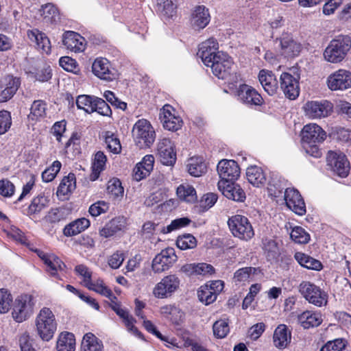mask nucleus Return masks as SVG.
Returning <instances> with one entry per match:
<instances>
[{
  "mask_svg": "<svg viewBox=\"0 0 351 351\" xmlns=\"http://www.w3.org/2000/svg\"><path fill=\"white\" fill-rule=\"evenodd\" d=\"M228 225L232 234L243 241L250 240L254 235V231L249 219L241 215L229 218Z\"/></svg>",
  "mask_w": 351,
  "mask_h": 351,
  "instance_id": "nucleus-7",
  "label": "nucleus"
},
{
  "mask_svg": "<svg viewBox=\"0 0 351 351\" xmlns=\"http://www.w3.org/2000/svg\"><path fill=\"white\" fill-rule=\"evenodd\" d=\"M57 351H75V339L74 335L68 332H62L57 341Z\"/></svg>",
  "mask_w": 351,
  "mask_h": 351,
  "instance_id": "nucleus-41",
  "label": "nucleus"
},
{
  "mask_svg": "<svg viewBox=\"0 0 351 351\" xmlns=\"http://www.w3.org/2000/svg\"><path fill=\"white\" fill-rule=\"evenodd\" d=\"M298 322L304 329L318 327L323 322L319 311L306 310L298 315Z\"/></svg>",
  "mask_w": 351,
  "mask_h": 351,
  "instance_id": "nucleus-27",
  "label": "nucleus"
},
{
  "mask_svg": "<svg viewBox=\"0 0 351 351\" xmlns=\"http://www.w3.org/2000/svg\"><path fill=\"white\" fill-rule=\"evenodd\" d=\"M213 333L217 338H224L230 332L228 319H219L216 321L213 326Z\"/></svg>",
  "mask_w": 351,
  "mask_h": 351,
  "instance_id": "nucleus-52",
  "label": "nucleus"
},
{
  "mask_svg": "<svg viewBox=\"0 0 351 351\" xmlns=\"http://www.w3.org/2000/svg\"><path fill=\"white\" fill-rule=\"evenodd\" d=\"M107 158L103 152L99 151L95 155L93 163V175L91 176V180H95L98 178V175L104 170Z\"/></svg>",
  "mask_w": 351,
  "mask_h": 351,
  "instance_id": "nucleus-47",
  "label": "nucleus"
},
{
  "mask_svg": "<svg viewBox=\"0 0 351 351\" xmlns=\"http://www.w3.org/2000/svg\"><path fill=\"white\" fill-rule=\"evenodd\" d=\"M298 263L308 269L319 271L322 268L321 262L302 252H296L294 256Z\"/></svg>",
  "mask_w": 351,
  "mask_h": 351,
  "instance_id": "nucleus-40",
  "label": "nucleus"
},
{
  "mask_svg": "<svg viewBox=\"0 0 351 351\" xmlns=\"http://www.w3.org/2000/svg\"><path fill=\"white\" fill-rule=\"evenodd\" d=\"M88 289L94 291L100 295L109 298H112V292L107 286L105 285L103 280L99 278L95 281H90L86 286Z\"/></svg>",
  "mask_w": 351,
  "mask_h": 351,
  "instance_id": "nucleus-45",
  "label": "nucleus"
},
{
  "mask_svg": "<svg viewBox=\"0 0 351 351\" xmlns=\"http://www.w3.org/2000/svg\"><path fill=\"white\" fill-rule=\"evenodd\" d=\"M75 189V176L70 173L62 180L56 194L58 196H65L71 193Z\"/></svg>",
  "mask_w": 351,
  "mask_h": 351,
  "instance_id": "nucleus-43",
  "label": "nucleus"
},
{
  "mask_svg": "<svg viewBox=\"0 0 351 351\" xmlns=\"http://www.w3.org/2000/svg\"><path fill=\"white\" fill-rule=\"evenodd\" d=\"M205 65L211 67L216 77L230 84L237 83L239 80V75L234 72L233 61L227 53L219 52L215 58H213L210 64Z\"/></svg>",
  "mask_w": 351,
  "mask_h": 351,
  "instance_id": "nucleus-2",
  "label": "nucleus"
},
{
  "mask_svg": "<svg viewBox=\"0 0 351 351\" xmlns=\"http://www.w3.org/2000/svg\"><path fill=\"white\" fill-rule=\"evenodd\" d=\"M45 219L48 223H57L64 219V212L58 208H51L45 217Z\"/></svg>",
  "mask_w": 351,
  "mask_h": 351,
  "instance_id": "nucleus-62",
  "label": "nucleus"
},
{
  "mask_svg": "<svg viewBox=\"0 0 351 351\" xmlns=\"http://www.w3.org/2000/svg\"><path fill=\"white\" fill-rule=\"evenodd\" d=\"M276 44L280 47V53L285 58L295 57L301 50L300 44L295 42L288 34L283 35L278 41L276 40Z\"/></svg>",
  "mask_w": 351,
  "mask_h": 351,
  "instance_id": "nucleus-22",
  "label": "nucleus"
},
{
  "mask_svg": "<svg viewBox=\"0 0 351 351\" xmlns=\"http://www.w3.org/2000/svg\"><path fill=\"white\" fill-rule=\"evenodd\" d=\"M61 162L58 160L54 161L52 165L42 173V179L45 182L52 181L61 168Z\"/></svg>",
  "mask_w": 351,
  "mask_h": 351,
  "instance_id": "nucleus-55",
  "label": "nucleus"
},
{
  "mask_svg": "<svg viewBox=\"0 0 351 351\" xmlns=\"http://www.w3.org/2000/svg\"><path fill=\"white\" fill-rule=\"evenodd\" d=\"M105 143L108 149L113 154H119L121 150L119 139L112 133L108 132L106 135Z\"/></svg>",
  "mask_w": 351,
  "mask_h": 351,
  "instance_id": "nucleus-56",
  "label": "nucleus"
},
{
  "mask_svg": "<svg viewBox=\"0 0 351 351\" xmlns=\"http://www.w3.org/2000/svg\"><path fill=\"white\" fill-rule=\"evenodd\" d=\"M187 170L190 175L199 177L206 172V165L202 157H192L189 159Z\"/></svg>",
  "mask_w": 351,
  "mask_h": 351,
  "instance_id": "nucleus-39",
  "label": "nucleus"
},
{
  "mask_svg": "<svg viewBox=\"0 0 351 351\" xmlns=\"http://www.w3.org/2000/svg\"><path fill=\"white\" fill-rule=\"evenodd\" d=\"M246 178L250 184L256 187H259L266 182L265 172L261 167L256 165L247 169Z\"/></svg>",
  "mask_w": 351,
  "mask_h": 351,
  "instance_id": "nucleus-36",
  "label": "nucleus"
},
{
  "mask_svg": "<svg viewBox=\"0 0 351 351\" xmlns=\"http://www.w3.org/2000/svg\"><path fill=\"white\" fill-rule=\"evenodd\" d=\"M217 185L219 191L228 199L236 202H243L245 200V193L244 191L234 181H219Z\"/></svg>",
  "mask_w": 351,
  "mask_h": 351,
  "instance_id": "nucleus-21",
  "label": "nucleus"
},
{
  "mask_svg": "<svg viewBox=\"0 0 351 351\" xmlns=\"http://www.w3.org/2000/svg\"><path fill=\"white\" fill-rule=\"evenodd\" d=\"M197 294L199 300L206 305H208L214 302L217 297V295L215 294V292H213L208 289V285L202 286L199 288Z\"/></svg>",
  "mask_w": 351,
  "mask_h": 351,
  "instance_id": "nucleus-54",
  "label": "nucleus"
},
{
  "mask_svg": "<svg viewBox=\"0 0 351 351\" xmlns=\"http://www.w3.org/2000/svg\"><path fill=\"white\" fill-rule=\"evenodd\" d=\"M346 347V343L342 339H336L328 341L319 351H342Z\"/></svg>",
  "mask_w": 351,
  "mask_h": 351,
  "instance_id": "nucleus-64",
  "label": "nucleus"
},
{
  "mask_svg": "<svg viewBox=\"0 0 351 351\" xmlns=\"http://www.w3.org/2000/svg\"><path fill=\"white\" fill-rule=\"evenodd\" d=\"M182 121L179 117H176L171 113L169 116L165 114V119H163V126L165 129L170 131H176L181 127Z\"/></svg>",
  "mask_w": 351,
  "mask_h": 351,
  "instance_id": "nucleus-61",
  "label": "nucleus"
},
{
  "mask_svg": "<svg viewBox=\"0 0 351 351\" xmlns=\"http://www.w3.org/2000/svg\"><path fill=\"white\" fill-rule=\"evenodd\" d=\"M92 71L101 80L112 81L114 79V74L109 69V62L106 58H97L93 63Z\"/></svg>",
  "mask_w": 351,
  "mask_h": 351,
  "instance_id": "nucleus-33",
  "label": "nucleus"
},
{
  "mask_svg": "<svg viewBox=\"0 0 351 351\" xmlns=\"http://www.w3.org/2000/svg\"><path fill=\"white\" fill-rule=\"evenodd\" d=\"M301 135L304 151L314 158H319L322 152L318 144L322 143L326 137L324 130L316 123H309L304 126Z\"/></svg>",
  "mask_w": 351,
  "mask_h": 351,
  "instance_id": "nucleus-1",
  "label": "nucleus"
},
{
  "mask_svg": "<svg viewBox=\"0 0 351 351\" xmlns=\"http://www.w3.org/2000/svg\"><path fill=\"white\" fill-rule=\"evenodd\" d=\"M176 193L181 200L189 203L195 202L197 199L195 189L188 184H180L177 188Z\"/></svg>",
  "mask_w": 351,
  "mask_h": 351,
  "instance_id": "nucleus-44",
  "label": "nucleus"
},
{
  "mask_svg": "<svg viewBox=\"0 0 351 351\" xmlns=\"http://www.w3.org/2000/svg\"><path fill=\"white\" fill-rule=\"evenodd\" d=\"M177 261V256L172 247L162 250L152 261V269L155 273L168 270Z\"/></svg>",
  "mask_w": 351,
  "mask_h": 351,
  "instance_id": "nucleus-12",
  "label": "nucleus"
},
{
  "mask_svg": "<svg viewBox=\"0 0 351 351\" xmlns=\"http://www.w3.org/2000/svg\"><path fill=\"white\" fill-rule=\"evenodd\" d=\"M258 81L263 89L269 95H275L278 89V83L274 73L266 69L259 71L258 75Z\"/></svg>",
  "mask_w": 351,
  "mask_h": 351,
  "instance_id": "nucleus-26",
  "label": "nucleus"
},
{
  "mask_svg": "<svg viewBox=\"0 0 351 351\" xmlns=\"http://www.w3.org/2000/svg\"><path fill=\"white\" fill-rule=\"evenodd\" d=\"M351 49V37L339 35L333 38L324 52L325 60L331 63H339L347 56Z\"/></svg>",
  "mask_w": 351,
  "mask_h": 351,
  "instance_id": "nucleus-3",
  "label": "nucleus"
},
{
  "mask_svg": "<svg viewBox=\"0 0 351 351\" xmlns=\"http://www.w3.org/2000/svg\"><path fill=\"white\" fill-rule=\"evenodd\" d=\"M127 226V219L124 217H117L110 220L104 228L99 230V234L104 238H108L120 231H123Z\"/></svg>",
  "mask_w": 351,
  "mask_h": 351,
  "instance_id": "nucleus-29",
  "label": "nucleus"
},
{
  "mask_svg": "<svg viewBox=\"0 0 351 351\" xmlns=\"http://www.w3.org/2000/svg\"><path fill=\"white\" fill-rule=\"evenodd\" d=\"M299 75L293 76L287 72L281 74L280 77V88L287 98L295 99L299 96Z\"/></svg>",
  "mask_w": 351,
  "mask_h": 351,
  "instance_id": "nucleus-16",
  "label": "nucleus"
},
{
  "mask_svg": "<svg viewBox=\"0 0 351 351\" xmlns=\"http://www.w3.org/2000/svg\"><path fill=\"white\" fill-rule=\"evenodd\" d=\"M217 200V195L215 193H210L204 195L200 202L199 207L202 211H206L215 205Z\"/></svg>",
  "mask_w": 351,
  "mask_h": 351,
  "instance_id": "nucleus-63",
  "label": "nucleus"
},
{
  "mask_svg": "<svg viewBox=\"0 0 351 351\" xmlns=\"http://www.w3.org/2000/svg\"><path fill=\"white\" fill-rule=\"evenodd\" d=\"M154 164V158L152 155L145 156L142 160L137 163L133 171L134 178L140 181L147 176L153 170Z\"/></svg>",
  "mask_w": 351,
  "mask_h": 351,
  "instance_id": "nucleus-30",
  "label": "nucleus"
},
{
  "mask_svg": "<svg viewBox=\"0 0 351 351\" xmlns=\"http://www.w3.org/2000/svg\"><path fill=\"white\" fill-rule=\"evenodd\" d=\"M38 254L46 265L47 271L51 276L61 279L60 276L65 271V264L54 254H47L43 252H40Z\"/></svg>",
  "mask_w": 351,
  "mask_h": 351,
  "instance_id": "nucleus-19",
  "label": "nucleus"
},
{
  "mask_svg": "<svg viewBox=\"0 0 351 351\" xmlns=\"http://www.w3.org/2000/svg\"><path fill=\"white\" fill-rule=\"evenodd\" d=\"M261 272L259 267H245L237 269L233 276L234 282L237 284H245L250 282L254 275Z\"/></svg>",
  "mask_w": 351,
  "mask_h": 351,
  "instance_id": "nucleus-38",
  "label": "nucleus"
},
{
  "mask_svg": "<svg viewBox=\"0 0 351 351\" xmlns=\"http://www.w3.org/2000/svg\"><path fill=\"white\" fill-rule=\"evenodd\" d=\"M238 97L247 105L261 106L263 102L261 95L254 88L247 84L240 85Z\"/></svg>",
  "mask_w": 351,
  "mask_h": 351,
  "instance_id": "nucleus-25",
  "label": "nucleus"
},
{
  "mask_svg": "<svg viewBox=\"0 0 351 351\" xmlns=\"http://www.w3.org/2000/svg\"><path fill=\"white\" fill-rule=\"evenodd\" d=\"M102 341L94 334L88 332L83 337L80 351H103Z\"/></svg>",
  "mask_w": 351,
  "mask_h": 351,
  "instance_id": "nucleus-37",
  "label": "nucleus"
},
{
  "mask_svg": "<svg viewBox=\"0 0 351 351\" xmlns=\"http://www.w3.org/2000/svg\"><path fill=\"white\" fill-rule=\"evenodd\" d=\"M180 283V280L176 275H168L156 284L153 293L158 298H167L179 288Z\"/></svg>",
  "mask_w": 351,
  "mask_h": 351,
  "instance_id": "nucleus-11",
  "label": "nucleus"
},
{
  "mask_svg": "<svg viewBox=\"0 0 351 351\" xmlns=\"http://www.w3.org/2000/svg\"><path fill=\"white\" fill-rule=\"evenodd\" d=\"M218 48L219 44L217 40L214 38H210L199 45L197 54L204 64H210L213 58H215L217 53L219 52L217 51Z\"/></svg>",
  "mask_w": 351,
  "mask_h": 351,
  "instance_id": "nucleus-24",
  "label": "nucleus"
},
{
  "mask_svg": "<svg viewBox=\"0 0 351 351\" xmlns=\"http://www.w3.org/2000/svg\"><path fill=\"white\" fill-rule=\"evenodd\" d=\"M217 170L221 178L219 181L232 182L240 176V168L233 160H221L217 165Z\"/></svg>",
  "mask_w": 351,
  "mask_h": 351,
  "instance_id": "nucleus-15",
  "label": "nucleus"
},
{
  "mask_svg": "<svg viewBox=\"0 0 351 351\" xmlns=\"http://www.w3.org/2000/svg\"><path fill=\"white\" fill-rule=\"evenodd\" d=\"M327 165L337 176L345 178L350 171L349 162L340 152L329 151L326 157Z\"/></svg>",
  "mask_w": 351,
  "mask_h": 351,
  "instance_id": "nucleus-10",
  "label": "nucleus"
},
{
  "mask_svg": "<svg viewBox=\"0 0 351 351\" xmlns=\"http://www.w3.org/2000/svg\"><path fill=\"white\" fill-rule=\"evenodd\" d=\"M196 245V239L190 234L180 236L176 241L177 247L182 250L193 249Z\"/></svg>",
  "mask_w": 351,
  "mask_h": 351,
  "instance_id": "nucleus-53",
  "label": "nucleus"
},
{
  "mask_svg": "<svg viewBox=\"0 0 351 351\" xmlns=\"http://www.w3.org/2000/svg\"><path fill=\"white\" fill-rule=\"evenodd\" d=\"M33 298L24 294L18 296L13 302L12 316L14 321L21 323L30 317L34 311Z\"/></svg>",
  "mask_w": 351,
  "mask_h": 351,
  "instance_id": "nucleus-8",
  "label": "nucleus"
},
{
  "mask_svg": "<svg viewBox=\"0 0 351 351\" xmlns=\"http://www.w3.org/2000/svg\"><path fill=\"white\" fill-rule=\"evenodd\" d=\"M132 136L136 146L140 149L149 147L156 138L155 131L150 123L144 119L136 122L132 129Z\"/></svg>",
  "mask_w": 351,
  "mask_h": 351,
  "instance_id": "nucleus-6",
  "label": "nucleus"
},
{
  "mask_svg": "<svg viewBox=\"0 0 351 351\" xmlns=\"http://www.w3.org/2000/svg\"><path fill=\"white\" fill-rule=\"evenodd\" d=\"M306 115L310 119H322L330 114L332 104L326 101H311L304 106Z\"/></svg>",
  "mask_w": 351,
  "mask_h": 351,
  "instance_id": "nucleus-13",
  "label": "nucleus"
},
{
  "mask_svg": "<svg viewBox=\"0 0 351 351\" xmlns=\"http://www.w3.org/2000/svg\"><path fill=\"white\" fill-rule=\"evenodd\" d=\"M27 36L30 41L35 44L36 47L47 54L51 52V43L45 34L41 32L38 29L28 30Z\"/></svg>",
  "mask_w": 351,
  "mask_h": 351,
  "instance_id": "nucleus-28",
  "label": "nucleus"
},
{
  "mask_svg": "<svg viewBox=\"0 0 351 351\" xmlns=\"http://www.w3.org/2000/svg\"><path fill=\"white\" fill-rule=\"evenodd\" d=\"M157 152L160 162L167 166L173 165L176 160L175 145L169 138L160 140L157 145Z\"/></svg>",
  "mask_w": 351,
  "mask_h": 351,
  "instance_id": "nucleus-17",
  "label": "nucleus"
},
{
  "mask_svg": "<svg viewBox=\"0 0 351 351\" xmlns=\"http://www.w3.org/2000/svg\"><path fill=\"white\" fill-rule=\"evenodd\" d=\"M291 239L300 244H305L310 240V235L300 226L294 227L290 234Z\"/></svg>",
  "mask_w": 351,
  "mask_h": 351,
  "instance_id": "nucleus-51",
  "label": "nucleus"
},
{
  "mask_svg": "<svg viewBox=\"0 0 351 351\" xmlns=\"http://www.w3.org/2000/svg\"><path fill=\"white\" fill-rule=\"evenodd\" d=\"M62 44L71 52L80 53L86 48V40L80 34L67 31L62 35Z\"/></svg>",
  "mask_w": 351,
  "mask_h": 351,
  "instance_id": "nucleus-20",
  "label": "nucleus"
},
{
  "mask_svg": "<svg viewBox=\"0 0 351 351\" xmlns=\"http://www.w3.org/2000/svg\"><path fill=\"white\" fill-rule=\"evenodd\" d=\"M328 88L332 90H346L351 87V72L339 69L327 79Z\"/></svg>",
  "mask_w": 351,
  "mask_h": 351,
  "instance_id": "nucleus-18",
  "label": "nucleus"
},
{
  "mask_svg": "<svg viewBox=\"0 0 351 351\" xmlns=\"http://www.w3.org/2000/svg\"><path fill=\"white\" fill-rule=\"evenodd\" d=\"M12 125L11 114L8 110L0 111V135L5 134Z\"/></svg>",
  "mask_w": 351,
  "mask_h": 351,
  "instance_id": "nucleus-59",
  "label": "nucleus"
},
{
  "mask_svg": "<svg viewBox=\"0 0 351 351\" xmlns=\"http://www.w3.org/2000/svg\"><path fill=\"white\" fill-rule=\"evenodd\" d=\"M38 335L44 341H49L56 331L57 323L55 315L49 308H43L36 318Z\"/></svg>",
  "mask_w": 351,
  "mask_h": 351,
  "instance_id": "nucleus-5",
  "label": "nucleus"
},
{
  "mask_svg": "<svg viewBox=\"0 0 351 351\" xmlns=\"http://www.w3.org/2000/svg\"><path fill=\"white\" fill-rule=\"evenodd\" d=\"M13 298L10 293L5 289H0V313H5L10 308Z\"/></svg>",
  "mask_w": 351,
  "mask_h": 351,
  "instance_id": "nucleus-58",
  "label": "nucleus"
},
{
  "mask_svg": "<svg viewBox=\"0 0 351 351\" xmlns=\"http://www.w3.org/2000/svg\"><path fill=\"white\" fill-rule=\"evenodd\" d=\"M291 332L285 324H280L275 329L273 335V342L275 347L283 349L291 343Z\"/></svg>",
  "mask_w": 351,
  "mask_h": 351,
  "instance_id": "nucleus-31",
  "label": "nucleus"
},
{
  "mask_svg": "<svg viewBox=\"0 0 351 351\" xmlns=\"http://www.w3.org/2000/svg\"><path fill=\"white\" fill-rule=\"evenodd\" d=\"M210 21V16L208 9L204 5L195 7L191 19V23L194 28L197 29H204Z\"/></svg>",
  "mask_w": 351,
  "mask_h": 351,
  "instance_id": "nucleus-32",
  "label": "nucleus"
},
{
  "mask_svg": "<svg viewBox=\"0 0 351 351\" xmlns=\"http://www.w3.org/2000/svg\"><path fill=\"white\" fill-rule=\"evenodd\" d=\"M90 226V221L86 218L77 219L67 224L63 229V234L66 237L75 236L84 231Z\"/></svg>",
  "mask_w": 351,
  "mask_h": 351,
  "instance_id": "nucleus-35",
  "label": "nucleus"
},
{
  "mask_svg": "<svg viewBox=\"0 0 351 351\" xmlns=\"http://www.w3.org/2000/svg\"><path fill=\"white\" fill-rule=\"evenodd\" d=\"M299 291L310 304L318 307L327 304V293L311 282L302 281L299 285Z\"/></svg>",
  "mask_w": 351,
  "mask_h": 351,
  "instance_id": "nucleus-9",
  "label": "nucleus"
},
{
  "mask_svg": "<svg viewBox=\"0 0 351 351\" xmlns=\"http://www.w3.org/2000/svg\"><path fill=\"white\" fill-rule=\"evenodd\" d=\"M48 204V199L46 197L39 195L35 197L32 200L30 205L28 207L27 215H32L40 213Z\"/></svg>",
  "mask_w": 351,
  "mask_h": 351,
  "instance_id": "nucleus-46",
  "label": "nucleus"
},
{
  "mask_svg": "<svg viewBox=\"0 0 351 351\" xmlns=\"http://www.w3.org/2000/svg\"><path fill=\"white\" fill-rule=\"evenodd\" d=\"M263 249L267 254L269 260H273L278 258L279 250L277 243L271 239H265L263 240Z\"/></svg>",
  "mask_w": 351,
  "mask_h": 351,
  "instance_id": "nucleus-48",
  "label": "nucleus"
},
{
  "mask_svg": "<svg viewBox=\"0 0 351 351\" xmlns=\"http://www.w3.org/2000/svg\"><path fill=\"white\" fill-rule=\"evenodd\" d=\"M287 185L288 182L285 178L273 175L268 182V193L274 197H279L285 193L286 189H289Z\"/></svg>",
  "mask_w": 351,
  "mask_h": 351,
  "instance_id": "nucleus-34",
  "label": "nucleus"
},
{
  "mask_svg": "<svg viewBox=\"0 0 351 351\" xmlns=\"http://www.w3.org/2000/svg\"><path fill=\"white\" fill-rule=\"evenodd\" d=\"M107 192L114 199L122 197L124 190L120 180L117 178L110 180L107 185Z\"/></svg>",
  "mask_w": 351,
  "mask_h": 351,
  "instance_id": "nucleus-49",
  "label": "nucleus"
},
{
  "mask_svg": "<svg viewBox=\"0 0 351 351\" xmlns=\"http://www.w3.org/2000/svg\"><path fill=\"white\" fill-rule=\"evenodd\" d=\"M176 0H157V6L159 11L168 17L172 16L176 10Z\"/></svg>",
  "mask_w": 351,
  "mask_h": 351,
  "instance_id": "nucleus-57",
  "label": "nucleus"
},
{
  "mask_svg": "<svg viewBox=\"0 0 351 351\" xmlns=\"http://www.w3.org/2000/svg\"><path fill=\"white\" fill-rule=\"evenodd\" d=\"M76 106L86 114L95 112L104 117H111L112 110L105 100L95 95H81L76 98Z\"/></svg>",
  "mask_w": 351,
  "mask_h": 351,
  "instance_id": "nucleus-4",
  "label": "nucleus"
},
{
  "mask_svg": "<svg viewBox=\"0 0 351 351\" xmlns=\"http://www.w3.org/2000/svg\"><path fill=\"white\" fill-rule=\"evenodd\" d=\"M284 199L287 207L295 214L302 216L306 212L304 201L299 191L294 189H286L284 193Z\"/></svg>",
  "mask_w": 351,
  "mask_h": 351,
  "instance_id": "nucleus-14",
  "label": "nucleus"
},
{
  "mask_svg": "<svg viewBox=\"0 0 351 351\" xmlns=\"http://www.w3.org/2000/svg\"><path fill=\"white\" fill-rule=\"evenodd\" d=\"M60 66L65 71L77 73L79 71L78 65L75 60L69 57L64 56L60 58Z\"/></svg>",
  "mask_w": 351,
  "mask_h": 351,
  "instance_id": "nucleus-60",
  "label": "nucleus"
},
{
  "mask_svg": "<svg viewBox=\"0 0 351 351\" xmlns=\"http://www.w3.org/2000/svg\"><path fill=\"white\" fill-rule=\"evenodd\" d=\"M18 77L7 75L0 82V102L10 99L16 93L20 86Z\"/></svg>",
  "mask_w": 351,
  "mask_h": 351,
  "instance_id": "nucleus-23",
  "label": "nucleus"
},
{
  "mask_svg": "<svg viewBox=\"0 0 351 351\" xmlns=\"http://www.w3.org/2000/svg\"><path fill=\"white\" fill-rule=\"evenodd\" d=\"M47 104L41 100L34 101L31 107L29 117L32 120H37L44 117L46 114Z\"/></svg>",
  "mask_w": 351,
  "mask_h": 351,
  "instance_id": "nucleus-50",
  "label": "nucleus"
},
{
  "mask_svg": "<svg viewBox=\"0 0 351 351\" xmlns=\"http://www.w3.org/2000/svg\"><path fill=\"white\" fill-rule=\"evenodd\" d=\"M39 13L43 22L47 24L56 23L60 19L58 9L51 3L42 5L39 10Z\"/></svg>",
  "mask_w": 351,
  "mask_h": 351,
  "instance_id": "nucleus-42",
  "label": "nucleus"
}]
</instances>
